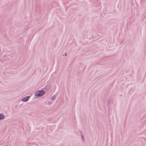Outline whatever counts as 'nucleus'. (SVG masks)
<instances>
[{
    "label": "nucleus",
    "instance_id": "2",
    "mask_svg": "<svg viewBox=\"0 0 146 146\" xmlns=\"http://www.w3.org/2000/svg\"><path fill=\"white\" fill-rule=\"evenodd\" d=\"M30 97V96H27L25 98H23L21 100V101L23 102H26L29 100Z\"/></svg>",
    "mask_w": 146,
    "mask_h": 146
},
{
    "label": "nucleus",
    "instance_id": "4",
    "mask_svg": "<svg viewBox=\"0 0 146 146\" xmlns=\"http://www.w3.org/2000/svg\"><path fill=\"white\" fill-rule=\"evenodd\" d=\"M55 98V96H52L51 99V100H54Z\"/></svg>",
    "mask_w": 146,
    "mask_h": 146
},
{
    "label": "nucleus",
    "instance_id": "3",
    "mask_svg": "<svg viewBox=\"0 0 146 146\" xmlns=\"http://www.w3.org/2000/svg\"><path fill=\"white\" fill-rule=\"evenodd\" d=\"M5 116L3 113H1L0 114V119L2 120L4 119Z\"/></svg>",
    "mask_w": 146,
    "mask_h": 146
},
{
    "label": "nucleus",
    "instance_id": "1",
    "mask_svg": "<svg viewBox=\"0 0 146 146\" xmlns=\"http://www.w3.org/2000/svg\"><path fill=\"white\" fill-rule=\"evenodd\" d=\"M45 94V92L43 91H38L36 92L35 95L37 97H42Z\"/></svg>",
    "mask_w": 146,
    "mask_h": 146
},
{
    "label": "nucleus",
    "instance_id": "6",
    "mask_svg": "<svg viewBox=\"0 0 146 146\" xmlns=\"http://www.w3.org/2000/svg\"><path fill=\"white\" fill-rule=\"evenodd\" d=\"M66 55H66V54H65V56H66Z\"/></svg>",
    "mask_w": 146,
    "mask_h": 146
},
{
    "label": "nucleus",
    "instance_id": "5",
    "mask_svg": "<svg viewBox=\"0 0 146 146\" xmlns=\"http://www.w3.org/2000/svg\"><path fill=\"white\" fill-rule=\"evenodd\" d=\"M82 138L83 140V137H82Z\"/></svg>",
    "mask_w": 146,
    "mask_h": 146
}]
</instances>
